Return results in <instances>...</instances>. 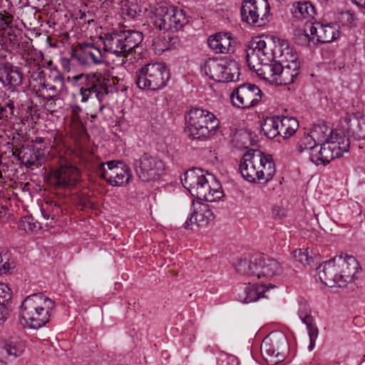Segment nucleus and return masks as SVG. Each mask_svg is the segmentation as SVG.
I'll return each instance as SVG.
<instances>
[{
  "mask_svg": "<svg viewBox=\"0 0 365 365\" xmlns=\"http://www.w3.org/2000/svg\"><path fill=\"white\" fill-rule=\"evenodd\" d=\"M239 170L250 182H267L273 178L276 168L272 155L250 150L240 160Z\"/></svg>",
  "mask_w": 365,
  "mask_h": 365,
  "instance_id": "obj_1",
  "label": "nucleus"
},
{
  "mask_svg": "<svg viewBox=\"0 0 365 365\" xmlns=\"http://www.w3.org/2000/svg\"><path fill=\"white\" fill-rule=\"evenodd\" d=\"M56 303L42 292L26 297L21 303V317L28 327L38 329L50 320Z\"/></svg>",
  "mask_w": 365,
  "mask_h": 365,
  "instance_id": "obj_2",
  "label": "nucleus"
},
{
  "mask_svg": "<svg viewBox=\"0 0 365 365\" xmlns=\"http://www.w3.org/2000/svg\"><path fill=\"white\" fill-rule=\"evenodd\" d=\"M185 133L192 140H206L214 135L220 122L211 112L198 108H192L185 115Z\"/></svg>",
  "mask_w": 365,
  "mask_h": 365,
  "instance_id": "obj_3",
  "label": "nucleus"
},
{
  "mask_svg": "<svg viewBox=\"0 0 365 365\" xmlns=\"http://www.w3.org/2000/svg\"><path fill=\"white\" fill-rule=\"evenodd\" d=\"M181 181L183 187L200 200L215 202L223 196L220 185L215 182L213 187H211L201 169L189 170L184 174Z\"/></svg>",
  "mask_w": 365,
  "mask_h": 365,
  "instance_id": "obj_4",
  "label": "nucleus"
},
{
  "mask_svg": "<svg viewBox=\"0 0 365 365\" xmlns=\"http://www.w3.org/2000/svg\"><path fill=\"white\" fill-rule=\"evenodd\" d=\"M136 84L140 89L158 91L169 81V70L163 63H148L136 71Z\"/></svg>",
  "mask_w": 365,
  "mask_h": 365,
  "instance_id": "obj_5",
  "label": "nucleus"
},
{
  "mask_svg": "<svg viewBox=\"0 0 365 365\" xmlns=\"http://www.w3.org/2000/svg\"><path fill=\"white\" fill-rule=\"evenodd\" d=\"M96 174L106 180L111 186H123L128 184L132 177L130 168L120 161L110 160L99 164Z\"/></svg>",
  "mask_w": 365,
  "mask_h": 365,
  "instance_id": "obj_6",
  "label": "nucleus"
},
{
  "mask_svg": "<svg viewBox=\"0 0 365 365\" xmlns=\"http://www.w3.org/2000/svg\"><path fill=\"white\" fill-rule=\"evenodd\" d=\"M269 4L267 0H243L241 16L243 21L254 26H262L268 21Z\"/></svg>",
  "mask_w": 365,
  "mask_h": 365,
  "instance_id": "obj_7",
  "label": "nucleus"
},
{
  "mask_svg": "<svg viewBox=\"0 0 365 365\" xmlns=\"http://www.w3.org/2000/svg\"><path fill=\"white\" fill-rule=\"evenodd\" d=\"M339 36V30L334 24L324 25L319 22L307 23L304 33L299 34L301 43H307L310 41L317 43H330Z\"/></svg>",
  "mask_w": 365,
  "mask_h": 365,
  "instance_id": "obj_8",
  "label": "nucleus"
},
{
  "mask_svg": "<svg viewBox=\"0 0 365 365\" xmlns=\"http://www.w3.org/2000/svg\"><path fill=\"white\" fill-rule=\"evenodd\" d=\"M301 63L283 64L274 61L272 66H266L264 68V78L274 81L278 85H289L294 82L299 74Z\"/></svg>",
  "mask_w": 365,
  "mask_h": 365,
  "instance_id": "obj_9",
  "label": "nucleus"
},
{
  "mask_svg": "<svg viewBox=\"0 0 365 365\" xmlns=\"http://www.w3.org/2000/svg\"><path fill=\"white\" fill-rule=\"evenodd\" d=\"M262 92L253 83H244L235 88L230 95L234 106L248 109L256 106L261 101Z\"/></svg>",
  "mask_w": 365,
  "mask_h": 365,
  "instance_id": "obj_10",
  "label": "nucleus"
},
{
  "mask_svg": "<svg viewBox=\"0 0 365 365\" xmlns=\"http://www.w3.org/2000/svg\"><path fill=\"white\" fill-rule=\"evenodd\" d=\"M133 167L138 178L145 182L156 180L165 170L161 160L146 153L134 160Z\"/></svg>",
  "mask_w": 365,
  "mask_h": 365,
  "instance_id": "obj_11",
  "label": "nucleus"
},
{
  "mask_svg": "<svg viewBox=\"0 0 365 365\" xmlns=\"http://www.w3.org/2000/svg\"><path fill=\"white\" fill-rule=\"evenodd\" d=\"M339 276V287H344L349 282L356 278L355 275L359 270V263L353 256L345 255L335 257Z\"/></svg>",
  "mask_w": 365,
  "mask_h": 365,
  "instance_id": "obj_12",
  "label": "nucleus"
},
{
  "mask_svg": "<svg viewBox=\"0 0 365 365\" xmlns=\"http://www.w3.org/2000/svg\"><path fill=\"white\" fill-rule=\"evenodd\" d=\"M349 145V139L345 136H338L337 139L322 143V164L327 165L331 160L341 157L344 153L348 151Z\"/></svg>",
  "mask_w": 365,
  "mask_h": 365,
  "instance_id": "obj_13",
  "label": "nucleus"
},
{
  "mask_svg": "<svg viewBox=\"0 0 365 365\" xmlns=\"http://www.w3.org/2000/svg\"><path fill=\"white\" fill-rule=\"evenodd\" d=\"M76 57L81 64L88 66L101 64L107 58L106 53L91 43H80Z\"/></svg>",
  "mask_w": 365,
  "mask_h": 365,
  "instance_id": "obj_14",
  "label": "nucleus"
},
{
  "mask_svg": "<svg viewBox=\"0 0 365 365\" xmlns=\"http://www.w3.org/2000/svg\"><path fill=\"white\" fill-rule=\"evenodd\" d=\"M192 214L187 218L185 228L190 229V225L196 224L198 226L205 225L214 219V215L208 204L199 200H192Z\"/></svg>",
  "mask_w": 365,
  "mask_h": 365,
  "instance_id": "obj_15",
  "label": "nucleus"
},
{
  "mask_svg": "<svg viewBox=\"0 0 365 365\" xmlns=\"http://www.w3.org/2000/svg\"><path fill=\"white\" fill-rule=\"evenodd\" d=\"M344 133L354 140H365V118L346 113L341 120Z\"/></svg>",
  "mask_w": 365,
  "mask_h": 365,
  "instance_id": "obj_16",
  "label": "nucleus"
},
{
  "mask_svg": "<svg viewBox=\"0 0 365 365\" xmlns=\"http://www.w3.org/2000/svg\"><path fill=\"white\" fill-rule=\"evenodd\" d=\"M104 78L93 76L88 82L86 87L80 90L82 96L81 102H86L90 96L94 94L99 103L103 102L105 97L108 94V88L104 84Z\"/></svg>",
  "mask_w": 365,
  "mask_h": 365,
  "instance_id": "obj_17",
  "label": "nucleus"
},
{
  "mask_svg": "<svg viewBox=\"0 0 365 365\" xmlns=\"http://www.w3.org/2000/svg\"><path fill=\"white\" fill-rule=\"evenodd\" d=\"M335 257L320 264L317 269V275L320 281L325 285L332 287H339V276Z\"/></svg>",
  "mask_w": 365,
  "mask_h": 365,
  "instance_id": "obj_18",
  "label": "nucleus"
},
{
  "mask_svg": "<svg viewBox=\"0 0 365 365\" xmlns=\"http://www.w3.org/2000/svg\"><path fill=\"white\" fill-rule=\"evenodd\" d=\"M23 76L16 66L9 63H0V83L9 88H15L22 84Z\"/></svg>",
  "mask_w": 365,
  "mask_h": 365,
  "instance_id": "obj_19",
  "label": "nucleus"
},
{
  "mask_svg": "<svg viewBox=\"0 0 365 365\" xmlns=\"http://www.w3.org/2000/svg\"><path fill=\"white\" fill-rule=\"evenodd\" d=\"M56 184L59 187L74 186L80 180L78 169L73 165L61 166L54 173Z\"/></svg>",
  "mask_w": 365,
  "mask_h": 365,
  "instance_id": "obj_20",
  "label": "nucleus"
},
{
  "mask_svg": "<svg viewBox=\"0 0 365 365\" xmlns=\"http://www.w3.org/2000/svg\"><path fill=\"white\" fill-rule=\"evenodd\" d=\"M264 48H266V41L259 37L253 38L250 41L246 49V61L250 70L253 71H259V68H257L259 57H260L262 51Z\"/></svg>",
  "mask_w": 365,
  "mask_h": 365,
  "instance_id": "obj_21",
  "label": "nucleus"
},
{
  "mask_svg": "<svg viewBox=\"0 0 365 365\" xmlns=\"http://www.w3.org/2000/svg\"><path fill=\"white\" fill-rule=\"evenodd\" d=\"M226 57L210 58L207 59L202 68L205 73L212 80L221 82L227 79L222 68L225 66Z\"/></svg>",
  "mask_w": 365,
  "mask_h": 365,
  "instance_id": "obj_22",
  "label": "nucleus"
},
{
  "mask_svg": "<svg viewBox=\"0 0 365 365\" xmlns=\"http://www.w3.org/2000/svg\"><path fill=\"white\" fill-rule=\"evenodd\" d=\"M209 47L216 53H228L234 51L232 38L228 33L220 32L208 38Z\"/></svg>",
  "mask_w": 365,
  "mask_h": 365,
  "instance_id": "obj_23",
  "label": "nucleus"
},
{
  "mask_svg": "<svg viewBox=\"0 0 365 365\" xmlns=\"http://www.w3.org/2000/svg\"><path fill=\"white\" fill-rule=\"evenodd\" d=\"M309 134L318 143L334 140L338 136H345L342 132L333 129L326 123L314 125Z\"/></svg>",
  "mask_w": 365,
  "mask_h": 365,
  "instance_id": "obj_24",
  "label": "nucleus"
},
{
  "mask_svg": "<svg viewBox=\"0 0 365 365\" xmlns=\"http://www.w3.org/2000/svg\"><path fill=\"white\" fill-rule=\"evenodd\" d=\"M257 279L272 278L281 273L280 264L274 259L264 257H257Z\"/></svg>",
  "mask_w": 365,
  "mask_h": 365,
  "instance_id": "obj_25",
  "label": "nucleus"
},
{
  "mask_svg": "<svg viewBox=\"0 0 365 365\" xmlns=\"http://www.w3.org/2000/svg\"><path fill=\"white\" fill-rule=\"evenodd\" d=\"M267 289L263 284H251L249 283L240 288L238 295L239 301L243 303H250L257 301L261 297H267L264 295Z\"/></svg>",
  "mask_w": 365,
  "mask_h": 365,
  "instance_id": "obj_26",
  "label": "nucleus"
},
{
  "mask_svg": "<svg viewBox=\"0 0 365 365\" xmlns=\"http://www.w3.org/2000/svg\"><path fill=\"white\" fill-rule=\"evenodd\" d=\"M123 41L120 33L107 34L103 40L104 52L115 54L118 57H126L123 47Z\"/></svg>",
  "mask_w": 365,
  "mask_h": 365,
  "instance_id": "obj_27",
  "label": "nucleus"
},
{
  "mask_svg": "<svg viewBox=\"0 0 365 365\" xmlns=\"http://www.w3.org/2000/svg\"><path fill=\"white\" fill-rule=\"evenodd\" d=\"M38 150L33 145H22L15 148L13 155L16 156L21 163L31 168L36 165L38 160Z\"/></svg>",
  "mask_w": 365,
  "mask_h": 365,
  "instance_id": "obj_28",
  "label": "nucleus"
},
{
  "mask_svg": "<svg viewBox=\"0 0 365 365\" xmlns=\"http://www.w3.org/2000/svg\"><path fill=\"white\" fill-rule=\"evenodd\" d=\"M122 40L123 41V49H125L126 56L135 51L143 40V35L141 32L126 30L120 32Z\"/></svg>",
  "mask_w": 365,
  "mask_h": 365,
  "instance_id": "obj_29",
  "label": "nucleus"
},
{
  "mask_svg": "<svg viewBox=\"0 0 365 365\" xmlns=\"http://www.w3.org/2000/svg\"><path fill=\"white\" fill-rule=\"evenodd\" d=\"M174 7H168L165 5H158L155 8L151 16L152 21L159 30L166 29L168 20L171 18L172 10Z\"/></svg>",
  "mask_w": 365,
  "mask_h": 365,
  "instance_id": "obj_30",
  "label": "nucleus"
},
{
  "mask_svg": "<svg viewBox=\"0 0 365 365\" xmlns=\"http://www.w3.org/2000/svg\"><path fill=\"white\" fill-rule=\"evenodd\" d=\"M278 135L287 139L292 136L299 128L298 120L293 117L277 116Z\"/></svg>",
  "mask_w": 365,
  "mask_h": 365,
  "instance_id": "obj_31",
  "label": "nucleus"
},
{
  "mask_svg": "<svg viewBox=\"0 0 365 365\" xmlns=\"http://www.w3.org/2000/svg\"><path fill=\"white\" fill-rule=\"evenodd\" d=\"M278 45H275L273 42L267 43L266 42V48L263 49L260 57H259V66L262 68L259 70L262 73L259 75L262 76L264 78V68L266 66H272L277 58V49Z\"/></svg>",
  "mask_w": 365,
  "mask_h": 365,
  "instance_id": "obj_32",
  "label": "nucleus"
},
{
  "mask_svg": "<svg viewBox=\"0 0 365 365\" xmlns=\"http://www.w3.org/2000/svg\"><path fill=\"white\" fill-rule=\"evenodd\" d=\"M277 49V63L283 64H291V63H300L299 57L294 48L289 46L287 42H283L280 46L278 45Z\"/></svg>",
  "mask_w": 365,
  "mask_h": 365,
  "instance_id": "obj_33",
  "label": "nucleus"
},
{
  "mask_svg": "<svg viewBox=\"0 0 365 365\" xmlns=\"http://www.w3.org/2000/svg\"><path fill=\"white\" fill-rule=\"evenodd\" d=\"M260 351L266 361L277 364L283 360L284 356L275 349L270 339L265 338L261 344Z\"/></svg>",
  "mask_w": 365,
  "mask_h": 365,
  "instance_id": "obj_34",
  "label": "nucleus"
},
{
  "mask_svg": "<svg viewBox=\"0 0 365 365\" xmlns=\"http://www.w3.org/2000/svg\"><path fill=\"white\" fill-rule=\"evenodd\" d=\"M294 18L304 19L309 17H314L315 10L309 1H298L292 4L291 8Z\"/></svg>",
  "mask_w": 365,
  "mask_h": 365,
  "instance_id": "obj_35",
  "label": "nucleus"
},
{
  "mask_svg": "<svg viewBox=\"0 0 365 365\" xmlns=\"http://www.w3.org/2000/svg\"><path fill=\"white\" fill-rule=\"evenodd\" d=\"M236 271L240 274L247 275L257 279V257L252 259H241L236 265Z\"/></svg>",
  "mask_w": 365,
  "mask_h": 365,
  "instance_id": "obj_36",
  "label": "nucleus"
},
{
  "mask_svg": "<svg viewBox=\"0 0 365 365\" xmlns=\"http://www.w3.org/2000/svg\"><path fill=\"white\" fill-rule=\"evenodd\" d=\"M170 16L171 18L168 20V26H166V29L164 31L175 32L181 29L187 23L182 9L174 8Z\"/></svg>",
  "mask_w": 365,
  "mask_h": 365,
  "instance_id": "obj_37",
  "label": "nucleus"
},
{
  "mask_svg": "<svg viewBox=\"0 0 365 365\" xmlns=\"http://www.w3.org/2000/svg\"><path fill=\"white\" fill-rule=\"evenodd\" d=\"M225 57V66H223L224 68H222V71L225 77L227 78L220 83L235 82L239 81L240 75L239 63L235 60L228 56Z\"/></svg>",
  "mask_w": 365,
  "mask_h": 365,
  "instance_id": "obj_38",
  "label": "nucleus"
},
{
  "mask_svg": "<svg viewBox=\"0 0 365 365\" xmlns=\"http://www.w3.org/2000/svg\"><path fill=\"white\" fill-rule=\"evenodd\" d=\"M120 6L121 14L124 19H135L141 13L136 0H122Z\"/></svg>",
  "mask_w": 365,
  "mask_h": 365,
  "instance_id": "obj_39",
  "label": "nucleus"
},
{
  "mask_svg": "<svg viewBox=\"0 0 365 365\" xmlns=\"http://www.w3.org/2000/svg\"><path fill=\"white\" fill-rule=\"evenodd\" d=\"M10 299V289L6 284L0 283V324L4 322L8 317L9 309L5 302Z\"/></svg>",
  "mask_w": 365,
  "mask_h": 365,
  "instance_id": "obj_40",
  "label": "nucleus"
},
{
  "mask_svg": "<svg viewBox=\"0 0 365 365\" xmlns=\"http://www.w3.org/2000/svg\"><path fill=\"white\" fill-rule=\"evenodd\" d=\"M53 81L56 85H50L46 91L48 93L45 96L46 102L56 100L64 86V78L60 73H57L53 77Z\"/></svg>",
  "mask_w": 365,
  "mask_h": 365,
  "instance_id": "obj_41",
  "label": "nucleus"
},
{
  "mask_svg": "<svg viewBox=\"0 0 365 365\" xmlns=\"http://www.w3.org/2000/svg\"><path fill=\"white\" fill-rule=\"evenodd\" d=\"M261 130L268 138L273 139L278 136L277 116L267 118L261 125Z\"/></svg>",
  "mask_w": 365,
  "mask_h": 365,
  "instance_id": "obj_42",
  "label": "nucleus"
},
{
  "mask_svg": "<svg viewBox=\"0 0 365 365\" xmlns=\"http://www.w3.org/2000/svg\"><path fill=\"white\" fill-rule=\"evenodd\" d=\"M7 355L13 359L21 356L24 351V342L18 338H11L5 342Z\"/></svg>",
  "mask_w": 365,
  "mask_h": 365,
  "instance_id": "obj_43",
  "label": "nucleus"
},
{
  "mask_svg": "<svg viewBox=\"0 0 365 365\" xmlns=\"http://www.w3.org/2000/svg\"><path fill=\"white\" fill-rule=\"evenodd\" d=\"M318 143L311 136L309 133L304 134L302 137L297 145V150L302 153L304 152H309L314 148Z\"/></svg>",
  "mask_w": 365,
  "mask_h": 365,
  "instance_id": "obj_44",
  "label": "nucleus"
},
{
  "mask_svg": "<svg viewBox=\"0 0 365 365\" xmlns=\"http://www.w3.org/2000/svg\"><path fill=\"white\" fill-rule=\"evenodd\" d=\"M19 229L25 232H34L39 228V224L31 216H24L18 224Z\"/></svg>",
  "mask_w": 365,
  "mask_h": 365,
  "instance_id": "obj_45",
  "label": "nucleus"
},
{
  "mask_svg": "<svg viewBox=\"0 0 365 365\" xmlns=\"http://www.w3.org/2000/svg\"><path fill=\"white\" fill-rule=\"evenodd\" d=\"M3 32L1 37L3 38V44L5 46H10L14 43L16 40V36L14 34L11 27H9V22L4 21L1 25Z\"/></svg>",
  "mask_w": 365,
  "mask_h": 365,
  "instance_id": "obj_46",
  "label": "nucleus"
},
{
  "mask_svg": "<svg viewBox=\"0 0 365 365\" xmlns=\"http://www.w3.org/2000/svg\"><path fill=\"white\" fill-rule=\"evenodd\" d=\"M304 324L307 327V330L309 337V341H310L308 349L309 351H311L313 349V348L315 345V341L318 337L319 330H318L317 327L316 326L314 319L310 321L308 320V322L304 323Z\"/></svg>",
  "mask_w": 365,
  "mask_h": 365,
  "instance_id": "obj_47",
  "label": "nucleus"
},
{
  "mask_svg": "<svg viewBox=\"0 0 365 365\" xmlns=\"http://www.w3.org/2000/svg\"><path fill=\"white\" fill-rule=\"evenodd\" d=\"M322 143H317L309 152V160L316 165H322Z\"/></svg>",
  "mask_w": 365,
  "mask_h": 365,
  "instance_id": "obj_48",
  "label": "nucleus"
},
{
  "mask_svg": "<svg viewBox=\"0 0 365 365\" xmlns=\"http://www.w3.org/2000/svg\"><path fill=\"white\" fill-rule=\"evenodd\" d=\"M292 256L295 261L305 265L309 264L310 262L312 261V257H309L308 254L306 251L302 250H296L292 252Z\"/></svg>",
  "mask_w": 365,
  "mask_h": 365,
  "instance_id": "obj_49",
  "label": "nucleus"
},
{
  "mask_svg": "<svg viewBox=\"0 0 365 365\" xmlns=\"http://www.w3.org/2000/svg\"><path fill=\"white\" fill-rule=\"evenodd\" d=\"M298 316L304 324L307 322L308 320L310 321L313 319L311 314V309L307 303H301L298 310Z\"/></svg>",
  "mask_w": 365,
  "mask_h": 365,
  "instance_id": "obj_50",
  "label": "nucleus"
},
{
  "mask_svg": "<svg viewBox=\"0 0 365 365\" xmlns=\"http://www.w3.org/2000/svg\"><path fill=\"white\" fill-rule=\"evenodd\" d=\"M60 210L59 206L57 204H54L52 206L51 210H49L48 208L47 210L41 209V213L45 219H51L55 221L56 216L60 212Z\"/></svg>",
  "mask_w": 365,
  "mask_h": 365,
  "instance_id": "obj_51",
  "label": "nucleus"
},
{
  "mask_svg": "<svg viewBox=\"0 0 365 365\" xmlns=\"http://www.w3.org/2000/svg\"><path fill=\"white\" fill-rule=\"evenodd\" d=\"M7 108L9 109V114H14V103L12 101L9 100L6 105L3 106L0 103V120L4 118H7L9 115Z\"/></svg>",
  "mask_w": 365,
  "mask_h": 365,
  "instance_id": "obj_52",
  "label": "nucleus"
},
{
  "mask_svg": "<svg viewBox=\"0 0 365 365\" xmlns=\"http://www.w3.org/2000/svg\"><path fill=\"white\" fill-rule=\"evenodd\" d=\"M14 268V264L10 263L7 258L5 257L4 259L3 256L0 254V274H7Z\"/></svg>",
  "mask_w": 365,
  "mask_h": 365,
  "instance_id": "obj_53",
  "label": "nucleus"
},
{
  "mask_svg": "<svg viewBox=\"0 0 365 365\" xmlns=\"http://www.w3.org/2000/svg\"><path fill=\"white\" fill-rule=\"evenodd\" d=\"M34 81H38L39 86L38 87L43 91V90H47L48 87L50 86L48 83H46L43 76L42 73H38L37 74L36 78H34Z\"/></svg>",
  "mask_w": 365,
  "mask_h": 365,
  "instance_id": "obj_54",
  "label": "nucleus"
},
{
  "mask_svg": "<svg viewBox=\"0 0 365 365\" xmlns=\"http://www.w3.org/2000/svg\"><path fill=\"white\" fill-rule=\"evenodd\" d=\"M7 349L6 346L4 344H0V361L1 362H6V361L8 359V357H10L9 355H7Z\"/></svg>",
  "mask_w": 365,
  "mask_h": 365,
  "instance_id": "obj_55",
  "label": "nucleus"
},
{
  "mask_svg": "<svg viewBox=\"0 0 365 365\" xmlns=\"http://www.w3.org/2000/svg\"><path fill=\"white\" fill-rule=\"evenodd\" d=\"M240 138L241 140L242 141V145L245 148H247L250 145V143H247V142L250 138V133H248L247 132L240 133Z\"/></svg>",
  "mask_w": 365,
  "mask_h": 365,
  "instance_id": "obj_56",
  "label": "nucleus"
},
{
  "mask_svg": "<svg viewBox=\"0 0 365 365\" xmlns=\"http://www.w3.org/2000/svg\"><path fill=\"white\" fill-rule=\"evenodd\" d=\"M272 215L275 218H281L285 215V212L284 209H282L280 207H274L272 210Z\"/></svg>",
  "mask_w": 365,
  "mask_h": 365,
  "instance_id": "obj_57",
  "label": "nucleus"
},
{
  "mask_svg": "<svg viewBox=\"0 0 365 365\" xmlns=\"http://www.w3.org/2000/svg\"><path fill=\"white\" fill-rule=\"evenodd\" d=\"M31 86L33 92L36 94V96L38 97H41L45 100V96H46V94H45L44 92L39 87H37L36 85H31Z\"/></svg>",
  "mask_w": 365,
  "mask_h": 365,
  "instance_id": "obj_58",
  "label": "nucleus"
},
{
  "mask_svg": "<svg viewBox=\"0 0 365 365\" xmlns=\"http://www.w3.org/2000/svg\"><path fill=\"white\" fill-rule=\"evenodd\" d=\"M44 141V138H41V137H36L34 140V142L36 143H43Z\"/></svg>",
  "mask_w": 365,
  "mask_h": 365,
  "instance_id": "obj_59",
  "label": "nucleus"
},
{
  "mask_svg": "<svg viewBox=\"0 0 365 365\" xmlns=\"http://www.w3.org/2000/svg\"><path fill=\"white\" fill-rule=\"evenodd\" d=\"M104 108H105V105L103 103H99V109H98L99 113H102Z\"/></svg>",
  "mask_w": 365,
  "mask_h": 365,
  "instance_id": "obj_60",
  "label": "nucleus"
},
{
  "mask_svg": "<svg viewBox=\"0 0 365 365\" xmlns=\"http://www.w3.org/2000/svg\"><path fill=\"white\" fill-rule=\"evenodd\" d=\"M74 109H75L76 111H78V112L81 111V108L79 106H76L74 107Z\"/></svg>",
  "mask_w": 365,
  "mask_h": 365,
  "instance_id": "obj_61",
  "label": "nucleus"
},
{
  "mask_svg": "<svg viewBox=\"0 0 365 365\" xmlns=\"http://www.w3.org/2000/svg\"><path fill=\"white\" fill-rule=\"evenodd\" d=\"M0 19H1L2 21H4V15L0 14Z\"/></svg>",
  "mask_w": 365,
  "mask_h": 365,
  "instance_id": "obj_62",
  "label": "nucleus"
}]
</instances>
